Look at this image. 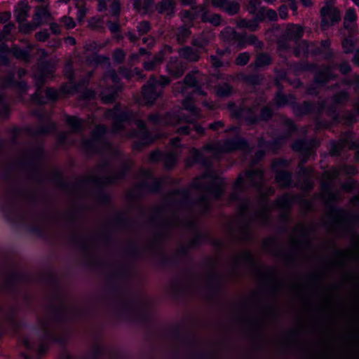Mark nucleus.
Instances as JSON below:
<instances>
[{"label": "nucleus", "mask_w": 359, "mask_h": 359, "mask_svg": "<svg viewBox=\"0 0 359 359\" xmlns=\"http://www.w3.org/2000/svg\"><path fill=\"white\" fill-rule=\"evenodd\" d=\"M208 177V173L205 172L201 177L196 178L191 184V187L204 192L198 199L190 201L189 189H175L166 195L164 203L151 210L150 220L157 225L158 231L147 245V250L149 253H162V241L168 236L172 228L183 227L197 231L196 218L181 219L178 212L180 210H187L195 217L203 215L210 210L211 201L207 194L219 198L223 194V186L219 179L207 180Z\"/></svg>", "instance_id": "f257e3e1"}, {"label": "nucleus", "mask_w": 359, "mask_h": 359, "mask_svg": "<svg viewBox=\"0 0 359 359\" xmlns=\"http://www.w3.org/2000/svg\"><path fill=\"white\" fill-rule=\"evenodd\" d=\"M242 263L253 269L255 276L269 289L273 297H276L285 286L286 283L278 278L274 267L261 265L250 251L243 250L230 257L226 274L216 272V262L214 261L212 268L204 273L190 274L184 280H175L171 287L179 293L203 292L208 299L217 298L226 281L240 276V265Z\"/></svg>", "instance_id": "f03ea898"}, {"label": "nucleus", "mask_w": 359, "mask_h": 359, "mask_svg": "<svg viewBox=\"0 0 359 359\" xmlns=\"http://www.w3.org/2000/svg\"><path fill=\"white\" fill-rule=\"evenodd\" d=\"M133 165V162L126 159L123 161L118 170L110 172L109 163L107 161H102L95 168L94 173L81 177L73 183H67L60 173L55 174V184L57 187L66 190L72 194H80L83 189L88 184H94L98 187L114 184L124 178L126 172Z\"/></svg>", "instance_id": "7ed1b4c3"}, {"label": "nucleus", "mask_w": 359, "mask_h": 359, "mask_svg": "<svg viewBox=\"0 0 359 359\" xmlns=\"http://www.w3.org/2000/svg\"><path fill=\"white\" fill-rule=\"evenodd\" d=\"M63 316H39L37 319L40 332H35L22 339L23 346L31 351H36L39 355L46 353L48 342L56 341L64 343L65 338L60 336Z\"/></svg>", "instance_id": "20e7f679"}, {"label": "nucleus", "mask_w": 359, "mask_h": 359, "mask_svg": "<svg viewBox=\"0 0 359 359\" xmlns=\"http://www.w3.org/2000/svg\"><path fill=\"white\" fill-rule=\"evenodd\" d=\"M252 202L249 198L241 200L238 214L228 227L229 236L235 241H250L252 239L251 226L257 222L265 225L269 219V210L263 207L252 214H248Z\"/></svg>", "instance_id": "39448f33"}, {"label": "nucleus", "mask_w": 359, "mask_h": 359, "mask_svg": "<svg viewBox=\"0 0 359 359\" xmlns=\"http://www.w3.org/2000/svg\"><path fill=\"white\" fill-rule=\"evenodd\" d=\"M321 198L327 207L325 215L330 219L327 224L328 230L337 236L349 233L351 231L352 221H359V216H351L346 210L336 208L331 205L333 202L341 200L340 191H327L321 194Z\"/></svg>", "instance_id": "423d86ee"}, {"label": "nucleus", "mask_w": 359, "mask_h": 359, "mask_svg": "<svg viewBox=\"0 0 359 359\" xmlns=\"http://www.w3.org/2000/svg\"><path fill=\"white\" fill-rule=\"evenodd\" d=\"M222 306L227 314H270L260 290L252 291L245 297L225 300Z\"/></svg>", "instance_id": "0eeeda50"}, {"label": "nucleus", "mask_w": 359, "mask_h": 359, "mask_svg": "<svg viewBox=\"0 0 359 359\" xmlns=\"http://www.w3.org/2000/svg\"><path fill=\"white\" fill-rule=\"evenodd\" d=\"M118 106L116 105L113 109L108 110L107 116L111 117L112 122V132L118 133L125 128V124H130L134 122L140 132L133 130L129 133L130 137H135L140 133L141 136H146L149 137L151 136L149 131L146 127L144 121L142 120L137 119L136 114L130 111H118Z\"/></svg>", "instance_id": "6e6552de"}, {"label": "nucleus", "mask_w": 359, "mask_h": 359, "mask_svg": "<svg viewBox=\"0 0 359 359\" xmlns=\"http://www.w3.org/2000/svg\"><path fill=\"white\" fill-rule=\"evenodd\" d=\"M290 243L294 250H285L281 247L279 255L276 256V257L281 258L287 265L295 262L297 257L296 251L306 250L310 247L311 241L309 238V232L305 226L298 224L294 227L292 235L290 236Z\"/></svg>", "instance_id": "1a4fd4ad"}, {"label": "nucleus", "mask_w": 359, "mask_h": 359, "mask_svg": "<svg viewBox=\"0 0 359 359\" xmlns=\"http://www.w3.org/2000/svg\"><path fill=\"white\" fill-rule=\"evenodd\" d=\"M137 178L140 180V182L135 184L127 194V197L130 200L140 198L146 192L156 193L163 183V179L154 177L150 170H140Z\"/></svg>", "instance_id": "9d476101"}, {"label": "nucleus", "mask_w": 359, "mask_h": 359, "mask_svg": "<svg viewBox=\"0 0 359 359\" xmlns=\"http://www.w3.org/2000/svg\"><path fill=\"white\" fill-rule=\"evenodd\" d=\"M69 240L81 250L83 255L89 259V262H91L96 256L100 244L106 241L107 238L100 235L80 234L73 229Z\"/></svg>", "instance_id": "9b49d317"}, {"label": "nucleus", "mask_w": 359, "mask_h": 359, "mask_svg": "<svg viewBox=\"0 0 359 359\" xmlns=\"http://www.w3.org/2000/svg\"><path fill=\"white\" fill-rule=\"evenodd\" d=\"M107 128L98 125L92 131L90 138L83 140V147L88 152H102L111 148L110 144L104 138Z\"/></svg>", "instance_id": "f8f14e48"}, {"label": "nucleus", "mask_w": 359, "mask_h": 359, "mask_svg": "<svg viewBox=\"0 0 359 359\" xmlns=\"http://www.w3.org/2000/svg\"><path fill=\"white\" fill-rule=\"evenodd\" d=\"M228 109L233 117L243 120L248 125H255L259 122L258 104H253L250 107H237L234 103L231 102L228 104Z\"/></svg>", "instance_id": "ddd939ff"}, {"label": "nucleus", "mask_w": 359, "mask_h": 359, "mask_svg": "<svg viewBox=\"0 0 359 359\" xmlns=\"http://www.w3.org/2000/svg\"><path fill=\"white\" fill-rule=\"evenodd\" d=\"M304 33V27L295 24H288L277 41L278 49L285 50L290 48L289 41H298L303 36Z\"/></svg>", "instance_id": "4468645a"}, {"label": "nucleus", "mask_w": 359, "mask_h": 359, "mask_svg": "<svg viewBox=\"0 0 359 359\" xmlns=\"http://www.w3.org/2000/svg\"><path fill=\"white\" fill-rule=\"evenodd\" d=\"M335 259L326 264L327 268L344 267L348 261L358 260L359 258V245L355 243L353 250H337L334 252Z\"/></svg>", "instance_id": "2eb2a0df"}, {"label": "nucleus", "mask_w": 359, "mask_h": 359, "mask_svg": "<svg viewBox=\"0 0 359 359\" xmlns=\"http://www.w3.org/2000/svg\"><path fill=\"white\" fill-rule=\"evenodd\" d=\"M304 359H359V354L355 357L347 355L342 356L332 347L324 346L319 349L308 351L304 355Z\"/></svg>", "instance_id": "dca6fc26"}, {"label": "nucleus", "mask_w": 359, "mask_h": 359, "mask_svg": "<svg viewBox=\"0 0 359 359\" xmlns=\"http://www.w3.org/2000/svg\"><path fill=\"white\" fill-rule=\"evenodd\" d=\"M292 110L297 116H303L309 114L320 115L324 110V102L304 101L302 103H294L292 105Z\"/></svg>", "instance_id": "f3484780"}, {"label": "nucleus", "mask_w": 359, "mask_h": 359, "mask_svg": "<svg viewBox=\"0 0 359 359\" xmlns=\"http://www.w3.org/2000/svg\"><path fill=\"white\" fill-rule=\"evenodd\" d=\"M321 22L320 26L323 29L333 26L334 23L341 20V13L338 8L325 5L320 9Z\"/></svg>", "instance_id": "a211bd4d"}, {"label": "nucleus", "mask_w": 359, "mask_h": 359, "mask_svg": "<svg viewBox=\"0 0 359 359\" xmlns=\"http://www.w3.org/2000/svg\"><path fill=\"white\" fill-rule=\"evenodd\" d=\"M245 176L251 182V185L257 187L262 196L273 195L275 192L272 187L266 188V191L262 188L263 183V171L259 169L246 171Z\"/></svg>", "instance_id": "6ab92c4d"}, {"label": "nucleus", "mask_w": 359, "mask_h": 359, "mask_svg": "<svg viewBox=\"0 0 359 359\" xmlns=\"http://www.w3.org/2000/svg\"><path fill=\"white\" fill-rule=\"evenodd\" d=\"M248 147V142L240 137L226 140L222 144L218 145L217 151L222 153H230L237 150H243Z\"/></svg>", "instance_id": "aec40b11"}, {"label": "nucleus", "mask_w": 359, "mask_h": 359, "mask_svg": "<svg viewBox=\"0 0 359 359\" xmlns=\"http://www.w3.org/2000/svg\"><path fill=\"white\" fill-rule=\"evenodd\" d=\"M206 239L205 234L196 232V235L188 243L182 244L177 249L175 255L177 257L185 256L190 250L198 247Z\"/></svg>", "instance_id": "412c9836"}, {"label": "nucleus", "mask_w": 359, "mask_h": 359, "mask_svg": "<svg viewBox=\"0 0 359 359\" xmlns=\"http://www.w3.org/2000/svg\"><path fill=\"white\" fill-rule=\"evenodd\" d=\"M153 82V79H149L142 92L144 100L149 104H152L162 95L161 88H158Z\"/></svg>", "instance_id": "4be33fe9"}, {"label": "nucleus", "mask_w": 359, "mask_h": 359, "mask_svg": "<svg viewBox=\"0 0 359 359\" xmlns=\"http://www.w3.org/2000/svg\"><path fill=\"white\" fill-rule=\"evenodd\" d=\"M187 63L177 57H171L166 65V70L175 79L181 77L187 69Z\"/></svg>", "instance_id": "5701e85b"}, {"label": "nucleus", "mask_w": 359, "mask_h": 359, "mask_svg": "<svg viewBox=\"0 0 359 359\" xmlns=\"http://www.w3.org/2000/svg\"><path fill=\"white\" fill-rule=\"evenodd\" d=\"M172 52L171 46L165 45L164 47L154 55L151 60L143 63L144 69L147 71H152L160 66L165 60V55Z\"/></svg>", "instance_id": "b1692460"}, {"label": "nucleus", "mask_w": 359, "mask_h": 359, "mask_svg": "<svg viewBox=\"0 0 359 359\" xmlns=\"http://www.w3.org/2000/svg\"><path fill=\"white\" fill-rule=\"evenodd\" d=\"M194 10L197 12H201V20L202 22H209L214 26H219L221 25L222 17L219 14L212 13L210 14L208 5L206 4H200L193 7Z\"/></svg>", "instance_id": "393cba45"}, {"label": "nucleus", "mask_w": 359, "mask_h": 359, "mask_svg": "<svg viewBox=\"0 0 359 359\" xmlns=\"http://www.w3.org/2000/svg\"><path fill=\"white\" fill-rule=\"evenodd\" d=\"M292 148L294 151L300 153L301 159L298 165H304L311 155V143L305 140H298L292 144Z\"/></svg>", "instance_id": "a878e982"}, {"label": "nucleus", "mask_w": 359, "mask_h": 359, "mask_svg": "<svg viewBox=\"0 0 359 359\" xmlns=\"http://www.w3.org/2000/svg\"><path fill=\"white\" fill-rule=\"evenodd\" d=\"M320 53V49L318 47H316L314 43H309V41L306 40H302L299 42L294 49V55L296 57H299L301 55H304L307 57L309 54L316 55Z\"/></svg>", "instance_id": "bb28decb"}, {"label": "nucleus", "mask_w": 359, "mask_h": 359, "mask_svg": "<svg viewBox=\"0 0 359 359\" xmlns=\"http://www.w3.org/2000/svg\"><path fill=\"white\" fill-rule=\"evenodd\" d=\"M50 309L54 314H62V313L72 312V306L69 302L62 296L57 294L56 297L50 301Z\"/></svg>", "instance_id": "cd10ccee"}, {"label": "nucleus", "mask_w": 359, "mask_h": 359, "mask_svg": "<svg viewBox=\"0 0 359 359\" xmlns=\"http://www.w3.org/2000/svg\"><path fill=\"white\" fill-rule=\"evenodd\" d=\"M211 3L214 7L222 8L229 15H234L237 14L241 8L239 3L236 1H230L229 0H212Z\"/></svg>", "instance_id": "c85d7f7f"}, {"label": "nucleus", "mask_w": 359, "mask_h": 359, "mask_svg": "<svg viewBox=\"0 0 359 359\" xmlns=\"http://www.w3.org/2000/svg\"><path fill=\"white\" fill-rule=\"evenodd\" d=\"M339 288L337 285H331L320 287L316 291L321 302L326 305L332 303L334 299V292Z\"/></svg>", "instance_id": "c756f323"}, {"label": "nucleus", "mask_w": 359, "mask_h": 359, "mask_svg": "<svg viewBox=\"0 0 359 359\" xmlns=\"http://www.w3.org/2000/svg\"><path fill=\"white\" fill-rule=\"evenodd\" d=\"M178 54L181 58L189 62H196L201 57L202 52L199 49H194L191 46H186L178 49Z\"/></svg>", "instance_id": "7c9ffc66"}, {"label": "nucleus", "mask_w": 359, "mask_h": 359, "mask_svg": "<svg viewBox=\"0 0 359 359\" xmlns=\"http://www.w3.org/2000/svg\"><path fill=\"white\" fill-rule=\"evenodd\" d=\"M347 147L350 149H353L355 147V143L351 142L346 138H341L337 142L333 141L331 142V148L329 153L332 156H339Z\"/></svg>", "instance_id": "2f4dec72"}, {"label": "nucleus", "mask_w": 359, "mask_h": 359, "mask_svg": "<svg viewBox=\"0 0 359 359\" xmlns=\"http://www.w3.org/2000/svg\"><path fill=\"white\" fill-rule=\"evenodd\" d=\"M175 0H161L156 5V10L159 14L172 18L175 14Z\"/></svg>", "instance_id": "473e14b6"}, {"label": "nucleus", "mask_w": 359, "mask_h": 359, "mask_svg": "<svg viewBox=\"0 0 359 359\" xmlns=\"http://www.w3.org/2000/svg\"><path fill=\"white\" fill-rule=\"evenodd\" d=\"M29 10L30 6L28 5L27 1L26 0H21L18 4V7L14 11L16 21L19 23L26 21L29 15Z\"/></svg>", "instance_id": "72a5a7b5"}, {"label": "nucleus", "mask_w": 359, "mask_h": 359, "mask_svg": "<svg viewBox=\"0 0 359 359\" xmlns=\"http://www.w3.org/2000/svg\"><path fill=\"white\" fill-rule=\"evenodd\" d=\"M224 34L226 40L236 42L238 47L243 48L247 46L245 34H240L233 29H229Z\"/></svg>", "instance_id": "f704fd0d"}, {"label": "nucleus", "mask_w": 359, "mask_h": 359, "mask_svg": "<svg viewBox=\"0 0 359 359\" xmlns=\"http://www.w3.org/2000/svg\"><path fill=\"white\" fill-rule=\"evenodd\" d=\"M289 288L292 290L296 297L302 300L307 302L309 297L306 292V290L309 288L307 283H302L299 282H290L287 283Z\"/></svg>", "instance_id": "c9c22d12"}, {"label": "nucleus", "mask_w": 359, "mask_h": 359, "mask_svg": "<svg viewBox=\"0 0 359 359\" xmlns=\"http://www.w3.org/2000/svg\"><path fill=\"white\" fill-rule=\"evenodd\" d=\"M35 86L36 87V92L32 95V100L39 104H43L46 103L43 97L41 96V87L45 83V78L43 74H39L34 76Z\"/></svg>", "instance_id": "e433bc0d"}, {"label": "nucleus", "mask_w": 359, "mask_h": 359, "mask_svg": "<svg viewBox=\"0 0 359 359\" xmlns=\"http://www.w3.org/2000/svg\"><path fill=\"white\" fill-rule=\"evenodd\" d=\"M104 88L100 93V99L103 104H110L115 101L118 90L116 86H110L109 87Z\"/></svg>", "instance_id": "4c0bfd02"}, {"label": "nucleus", "mask_w": 359, "mask_h": 359, "mask_svg": "<svg viewBox=\"0 0 359 359\" xmlns=\"http://www.w3.org/2000/svg\"><path fill=\"white\" fill-rule=\"evenodd\" d=\"M334 78V76L332 74L331 67L326 66L316 72L314 75V82L318 84H325Z\"/></svg>", "instance_id": "58836bf2"}, {"label": "nucleus", "mask_w": 359, "mask_h": 359, "mask_svg": "<svg viewBox=\"0 0 359 359\" xmlns=\"http://www.w3.org/2000/svg\"><path fill=\"white\" fill-rule=\"evenodd\" d=\"M55 130V124L53 122L47 121L44 125L39 126L36 128H29V132L32 135L39 136L52 133Z\"/></svg>", "instance_id": "ea45409f"}, {"label": "nucleus", "mask_w": 359, "mask_h": 359, "mask_svg": "<svg viewBox=\"0 0 359 359\" xmlns=\"http://www.w3.org/2000/svg\"><path fill=\"white\" fill-rule=\"evenodd\" d=\"M325 276V271L314 272L309 276L307 285L309 288L313 289L315 291L320 290V287H324L322 285V279Z\"/></svg>", "instance_id": "a19ab883"}, {"label": "nucleus", "mask_w": 359, "mask_h": 359, "mask_svg": "<svg viewBox=\"0 0 359 359\" xmlns=\"http://www.w3.org/2000/svg\"><path fill=\"white\" fill-rule=\"evenodd\" d=\"M275 180L280 187H290L292 185V173L286 170L276 171Z\"/></svg>", "instance_id": "79ce46f5"}, {"label": "nucleus", "mask_w": 359, "mask_h": 359, "mask_svg": "<svg viewBox=\"0 0 359 359\" xmlns=\"http://www.w3.org/2000/svg\"><path fill=\"white\" fill-rule=\"evenodd\" d=\"M262 246L264 251L271 254L274 257H276L278 255H279V251L281 248V246L273 238H265L263 241Z\"/></svg>", "instance_id": "37998d69"}, {"label": "nucleus", "mask_w": 359, "mask_h": 359, "mask_svg": "<svg viewBox=\"0 0 359 359\" xmlns=\"http://www.w3.org/2000/svg\"><path fill=\"white\" fill-rule=\"evenodd\" d=\"M243 182V177L241 175H239L233 184V191L229 196L230 201L233 202L241 200L240 194L244 190Z\"/></svg>", "instance_id": "c03bdc74"}, {"label": "nucleus", "mask_w": 359, "mask_h": 359, "mask_svg": "<svg viewBox=\"0 0 359 359\" xmlns=\"http://www.w3.org/2000/svg\"><path fill=\"white\" fill-rule=\"evenodd\" d=\"M191 35L190 27L187 25H182L179 27L176 31V40L180 44H184Z\"/></svg>", "instance_id": "a18cd8bd"}, {"label": "nucleus", "mask_w": 359, "mask_h": 359, "mask_svg": "<svg viewBox=\"0 0 359 359\" xmlns=\"http://www.w3.org/2000/svg\"><path fill=\"white\" fill-rule=\"evenodd\" d=\"M66 123L74 133H79L83 129V121L74 116H66Z\"/></svg>", "instance_id": "49530a36"}, {"label": "nucleus", "mask_w": 359, "mask_h": 359, "mask_svg": "<svg viewBox=\"0 0 359 359\" xmlns=\"http://www.w3.org/2000/svg\"><path fill=\"white\" fill-rule=\"evenodd\" d=\"M293 198V196H290L288 194H285L277 198L276 206L281 210L287 211L290 209Z\"/></svg>", "instance_id": "de8ad7c7"}, {"label": "nucleus", "mask_w": 359, "mask_h": 359, "mask_svg": "<svg viewBox=\"0 0 359 359\" xmlns=\"http://www.w3.org/2000/svg\"><path fill=\"white\" fill-rule=\"evenodd\" d=\"M6 325L14 331H18L23 325V323L18 318V316H6L4 320Z\"/></svg>", "instance_id": "09e8293b"}, {"label": "nucleus", "mask_w": 359, "mask_h": 359, "mask_svg": "<svg viewBox=\"0 0 359 359\" xmlns=\"http://www.w3.org/2000/svg\"><path fill=\"white\" fill-rule=\"evenodd\" d=\"M43 156V149L41 147H37L27 154V158L34 164L39 165Z\"/></svg>", "instance_id": "8fccbe9b"}, {"label": "nucleus", "mask_w": 359, "mask_h": 359, "mask_svg": "<svg viewBox=\"0 0 359 359\" xmlns=\"http://www.w3.org/2000/svg\"><path fill=\"white\" fill-rule=\"evenodd\" d=\"M271 62L272 58L268 53H261L256 56L255 66L257 68H262L270 65Z\"/></svg>", "instance_id": "3c124183"}, {"label": "nucleus", "mask_w": 359, "mask_h": 359, "mask_svg": "<svg viewBox=\"0 0 359 359\" xmlns=\"http://www.w3.org/2000/svg\"><path fill=\"white\" fill-rule=\"evenodd\" d=\"M50 15L48 8L45 6H40L36 7L35 13L33 15V20L36 22V25L42 24V18H47Z\"/></svg>", "instance_id": "603ef678"}, {"label": "nucleus", "mask_w": 359, "mask_h": 359, "mask_svg": "<svg viewBox=\"0 0 359 359\" xmlns=\"http://www.w3.org/2000/svg\"><path fill=\"white\" fill-rule=\"evenodd\" d=\"M237 26L240 28L248 29L251 32H255L259 28V24L255 18L251 20L239 19L237 22Z\"/></svg>", "instance_id": "864d4df0"}, {"label": "nucleus", "mask_w": 359, "mask_h": 359, "mask_svg": "<svg viewBox=\"0 0 359 359\" xmlns=\"http://www.w3.org/2000/svg\"><path fill=\"white\" fill-rule=\"evenodd\" d=\"M109 81L113 83L112 86H116L119 82V78L114 69H109L104 73L102 81L100 83L101 87H104Z\"/></svg>", "instance_id": "5fc2aeb1"}, {"label": "nucleus", "mask_w": 359, "mask_h": 359, "mask_svg": "<svg viewBox=\"0 0 359 359\" xmlns=\"http://www.w3.org/2000/svg\"><path fill=\"white\" fill-rule=\"evenodd\" d=\"M233 93V87L228 83H220L216 86V94L219 97H226Z\"/></svg>", "instance_id": "6e6d98bb"}, {"label": "nucleus", "mask_w": 359, "mask_h": 359, "mask_svg": "<svg viewBox=\"0 0 359 359\" xmlns=\"http://www.w3.org/2000/svg\"><path fill=\"white\" fill-rule=\"evenodd\" d=\"M4 85L6 86H14L16 88H18L19 90H20L22 93H25L28 89V86L25 81H22L15 82L13 75H8L6 78Z\"/></svg>", "instance_id": "4d7b16f0"}, {"label": "nucleus", "mask_w": 359, "mask_h": 359, "mask_svg": "<svg viewBox=\"0 0 359 359\" xmlns=\"http://www.w3.org/2000/svg\"><path fill=\"white\" fill-rule=\"evenodd\" d=\"M22 280V277L20 273L17 271H12L9 273L5 280V285L6 288L11 289L14 285Z\"/></svg>", "instance_id": "13d9d810"}, {"label": "nucleus", "mask_w": 359, "mask_h": 359, "mask_svg": "<svg viewBox=\"0 0 359 359\" xmlns=\"http://www.w3.org/2000/svg\"><path fill=\"white\" fill-rule=\"evenodd\" d=\"M209 44V40L204 34H201L197 37H193L191 40V45L196 47L201 51H207L205 47Z\"/></svg>", "instance_id": "bf43d9fd"}, {"label": "nucleus", "mask_w": 359, "mask_h": 359, "mask_svg": "<svg viewBox=\"0 0 359 359\" xmlns=\"http://www.w3.org/2000/svg\"><path fill=\"white\" fill-rule=\"evenodd\" d=\"M196 162L201 163L204 167L207 168H210L211 167V161L208 158L203 157L201 153L194 149L193 151V161L191 163H189V165L194 164Z\"/></svg>", "instance_id": "052dcab7"}, {"label": "nucleus", "mask_w": 359, "mask_h": 359, "mask_svg": "<svg viewBox=\"0 0 359 359\" xmlns=\"http://www.w3.org/2000/svg\"><path fill=\"white\" fill-rule=\"evenodd\" d=\"M273 116V111L270 104L263 106L259 111V121H268Z\"/></svg>", "instance_id": "680f3d73"}, {"label": "nucleus", "mask_w": 359, "mask_h": 359, "mask_svg": "<svg viewBox=\"0 0 359 359\" xmlns=\"http://www.w3.org/2000/svg\"><path fill=\"white\" fill-rule=\"evenodd\" d=\"M162 161H163L165 167L167 169H172L176 164L177 155L173 152L163 153Z\"/></svg>", "instance_id": "e2e57ef3"}, {"label": "nucleus", "mask_w": 359, "mask_h": 359, "mask_svg": "<svg viewBox=\"0 0 359 359\" xmlns=\"http://www.w3.org/2000/svg\"><path fill=\"white\" fill-rule=\"evenodd\" d=\"M154 4V0H133V8L137 11L144 10L147 12L149 8Z\"/></svg>", "instance_id": "0e129e2a"}, {"label": "nucleus", "mask_w": 359, "mask_h": 359, "mask_svg": "<svg viewBox=\"0 0 359 359\" xmlns=\"http://www.w3.org/2000/svg\"><path fill=\"white\" fill-rule=\"evenodd\" d=\"M290 100H294V97L292 95L287 96L283 94L281 90L277 92L274 99L275 104L278 107L285 106L287 103H289Z\"/></svg>", "instance_id": "69168bd1"}, {"label": "nucleus", "mask_w": 359, "mask_h": 359, "mask_svg": "<svg viewBox=\"0 0 359 359\" xmlns=\"http://www.w3.org/2000/svg\"><path fill=\"white\" fill-rule=\"evenodd\" d=\"M264 79V76L261 74H251L245 75L243 77V81L249 85L258 86L262 83Z\"/></svg>", "instance_id": "338daca9"}, {"label": "nucleus", "mask_w": 359, "mask_h": 359, "mask_svg": "<svg viewBox=\"0 0 359 359\" xmlns=\"http://www.w3.org/2000/svg\"><path fill=\"white\" fill-rule=\"evenodd\" d=\"M182 106L184 109L189 111L193 115L198 116L200 109L194 105L191 97L185 98L182 102Z\"/></svg>", "instance_id": "774afa93"}]
</instances>
